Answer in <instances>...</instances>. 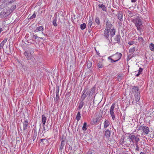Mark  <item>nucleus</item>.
Instances as JSON below:
<instances>
[{
  "label": "nucleus",
  "instance_id": "37",
  "mask_svg": "<svg viewBox=\"0 0 154 154\" xmlns=\"http://www.w3.org/2000/svg\"><path fill=\"white\" fill-rule=\"evenodd\" d=\"M149 48L151 51H154V45L153 43H151L149 45Z\"/></svg>",
  "mask_w": 154,
  "mask_h": 154
},
{
  "label": "nucleus",
  "instance_id": "51",
  "mask_svg": "<svg viewBox=\"0 0 154 154\" xmlns=\"http://www.w3.org/2000/svg\"><path fill=\"white\" fill-rule=\"evenodd\" d=\"M5 44H4L2 43H1L0 44V47H1L2 48H3V46H4Z\"/></svg>",
  "mask_w": 154,
  "mask_h": 154
},
{
  "label": "nucleus",
  "instance_id": "54",
  "mask_svg": "<svg viewBox=\"0 0 154 154\" xmlns=\"http://www.w3.org/2000/svg\"><path fill=\"white\" fill-rule=\"evenodd\" d=\"M4 30V29L3 28H0V33L1 32Z\"/></svg>",
  "mask_w": 154,
  "mask_h": 154
},
{
  "label": "nucleus",
  "instance_id": "36",
  "mask_svg": "<svg viewBox=\"0 0 154 154\" xmlns=\"http://www.w3.org/2000/svg\"><path fill=\"white\" fill-rule=\"evenodd\" d=\"M95 21L97 25H100V21L98 17H97L96 18Z\"/></svg>",
  "mask_w": 154,
  "mask_h": 154
},
{
  "label": "nucleus",
  "instance_id": "50",
  "mask_svg": "<svg viewBox=\"0 0 154 154\" xmlns=\"http://www.w3.org/2000/svg\"><path fill=\"white\" fill-rule=\"evenodd\" d=\"M136 146V148L135 149L137 151H139V147L138 145H137Z\"/></svg>",
  "mask_w": 154,
  "mask_h": 154
},
{
  "label": "nucleus",
  "instance_id": "7",
  "mask_svg": "<svg viewBox=\"0 0 154 154\" xmlns=\"http://www.w3.org/2000/svg\"><path fill=\"white\" fill-rule=\"evenodd\" d=\"M28 120L26 119L24 120L23 122V132H27L28 131Z\"/></svg>",
  "mask_w": 154,
  "mask_h": 154
},
{
  "label": "nucleus",
  "instance_id": "44",
  "mask_svg": "<svg viewBox=\"0 0 154 154\" xmlns=\"http://www.w3.org/2000/svg\"><path fill=\"white\" fill-rule=\"evenodd\" d=\"M36 15L35 13L33 14L29 18V19H33L35 17Z\"/></svg>",
  "mask_w": 154,
  "mask_h": 154
},
{
  "label": "nucleus",
  "instance_id": "9",
  "mask_svg": "<svg viewBox=\"0 0 154 154\" xmlns=\"http://www.w3.org/2000/svg\"><path fill=\"white\" fill-rule=\"evenodd\" d=\"M82 93L81 100H84L88 95V91H87V90L85 89L83 91Z\"/></svg>",
  "mask_w": 154,
  "mask_h": 154
},
{
  "label": "nucleus",
  "instance_id": "14",
  "mask_svg": "<svg viewBox=\"0 0 154 154\" xmlns=\"http://www.w3.org/2000/svg\"><path fill=\"white\" fill-rule=\"evenodd\" d=\"M88 24L90 27V29L91 28L92 26H93L91 28L94 27V24H93L92 20L91 17H89V20L88 21Z\"/></svg>",
  "mask_w": 154,
  "mask_h": 154
},
{
  "label": "nucleus",
  "instance_id": "45",
  "mask_svg": "<svg viewBox=\"0 0 154 154\" xmlns=\"http://www.w3.org/2000/svg\"><path fill=\"white\" fill-rule=\"evenodd\" d=\"M138 39L139 41L141 42H143V41L144 40L143 38L141 37H138Z\"/></svg>",
  "mask_w": 154,
  "mask_h": 154
},
{
  "label": "nucleus",
  "instance_id": "47",
  "mask_svg": "<svg viewBox=\"0 0 154 154\" xmlns=\"http://www.w3.org/2000/svg\"><path fill=\"white\" fill-rule=\"evenodd\" d=\"M134 43V41H130L129 42L128 44L130 45H132Z\"/></svg>",
  "mask_w": 154,
  "mask_h": 154
},
{
  "label": "nucleus",
  "instance_id": "57",
  "mask_svg": "<svg viewBox=\"0 0 154 154\" xmlns=\"http://www.w3.org/2000/svg\"><path fill=\"white\" fill-rule=\"evenodd\" d=\"M96 51L97 52V54L98 55V56H100V53H99V52H97V51Z\"/></svg>",
  "mask_w": 154,
  "mask_h": 154
},
{
  "label": "nucleus",
  "instance_id": "63",
  "mask_svg": "<svg viewBox=\"0 0 154 154\" xmlns=\"http://www.w3.org/2000/svg\"><path fill=\"white\" fill-rule=\"evenodd\" d=\"M128 58H129V56H128Z\"/></svg>",
  "mask_w": 154,
  "mask_h": 154
},
{
  "label": "nucleus",
  "instance_id": "17",
  "mask_svg": "<svg viewBox=\"0 0 154 154\" xmlns=\"http://www.w3.org/2000/svg\"><path fill=\"white\" fill-rule=\"evenodd\" d=\"M135 96V100L136 102H138L139 101L140 98V93H137L134 94Z\"/></svg>",
  "mask_w": 154,
  "mask_h": 154
},
{
  "label": "nucleus",
  "instance_id": "49",
  "mask_svg": "<svg viewBox=\"0 0 154 154\" xmlns=\"http://www.w3.org/2000/svg\"><path fill=\"white\" fill-rule=\"evenodd\" d=\"M139 140H137L136 141H134V143H135V145L136 146L138 145V142Z\"/></svg>",
  "mask_w": 154,
  "mask_h": 154
},
{
  "label": "nucleus",
  "instance_id": "27",
  "mask_svg": "<svg viewBox=\"0 0 154 154\" xmlns=\"http://www.w3.org/2000/svg\"><path fill=\"white\" fill-rule=\"evenodd\" d=\"M99 9H101L102 10H105L106 9L105 6L103 4H100L98 5Z\"/></svg>",
  "mask_w": 154,
  "mask_h": 154
},
{
  "label": "nucleus",
  "instance_id": "64",
  "mask_svg": "<svg viewBox=\"0 0 154 154\" xmlns=\"http://www.w3.org/2000/svg\"><path fill=\"white\" fill-rule=\"evenodd\" d=\"M8 54V55H9V54Z\"/></svg>",
  "mask_w": 154,
  "mask_h": 154
},
{
  "label": "nucleus",
  "instance_id": "61",
  "mask_svg": "<svg viewBox=\"0 0 154 154\" xmlns=\"http://www.w3.org/2000/svg\"><path fill=\"white\" fill-rule=\"evenodd\" d=\"M42 33L43 34H44V35H45V34H44V33H43V32H42Z\"/></svg>",
  "mask_w": 154,
  "mask_h": 154
},
{
  "label": "nucleus",
  "instance_id": "5",
  "mask_svg": "<svg viewBox=\"0 0 154 154\" xmlns=\"http://www.w3.org/2000/svg\"><path fill=\"white\" fill-rule=\"evenodd\" d=\"M142 130L143 132L145 134H148L149 131V130L148 127L144 126L142 125H140L139 128V130Z\"/></svg>",
  "mask_w": 154,
  "mask_h": 154
},
{
  "label": "nucleus",
  "instance_id": "18",
  "mask_svg": "<svg viewBox=\"0 0 154 154\" xmlns=\"http://www.w3.org/2000/svg\"><path fill=\"white\" fill-rule=\"evenodd\" d=\"M44 28L42 26H40L38 27L34 30L35 32H37L39 31H43Z\"/></svg>",
  "mask_w": 154,
  "mask_h": 154
},
{
  "label": "nucleus",
  "instance_id": "24",
  "mask_svg": "<svg viewBox=\"0 0 154 154\" xmlns=\"http://www.w3.org/2000/svg\"><path fill=\"white\" fill-rule=\"evenodd\" d=\"M47 120V118L45 116V115L43 114L42 115V122L43 125H45V123Z\"/></svg>",
  "mask_w": 154,
  "mask_h": 154
},
{
  "label": "nucleus",
  "instance_id": "15",
  "mask_svg": "<svg viewBox=\"0 0 154 154\" xmlns=\"http://www.w3.org/2000/svg\"><path fill=\"white\" fill-rule=\"evenodd\" d=\"M67 148L68 150L66 151L67 152H69V154H74V152H73V151H72V147L70 145H69V146L67 147Z\"/></svg>",
  "mask_w": 154,
  "mask_h": 154
},
{
  "label": "nucleus",
  "instance_id": "35",
  "mask_svg": "<svg viewBox=\"0 0 154 154\" xmlns=\"http://www.w3.org/2000/svg\"><path fill=\"white\" fill-rule=\"evenodd\" d=\"M135 48L134 47L132 48H131L129 49V52L131 54H133L135 51Z\"/></svg>",
  "mask_w": 154,
  "mask_h": 154
},
{
  "label": "nucleus",
  "instance_id": "30",
  "mask_svg": "<svg viewBox=\"0 0 154 154\" xmlns=\"http://www.w3.org/2000/svg\"><path fill=\"white\" fill-rule=\"evenodd\" d=\"M92 63L90 61H88L87 63V67L88 68H90L92 66Z\"/></svg>",
  "mask_w": 154,
  "mask_h": 154
},
{
  "label": "nucleus",
  "instance_id": "34",
  "mask_svg": "<svg viewBox=\"0 0 154 154\" xmlns=\"http://www.w3.org/2000/svg\"><path fill=\"white\" fill-rule=\"evenodd\" d=\"M86 27V24L85 23H83L80 25V28L82 30H83L85 29Z\"/></svg>",
  "mask_w": 154,
  "mask_h": 154
},
{
  "label": "nucleus",
  "instance_id": "33",
  "mask_svg": "<svg viewBox=\"0 0 154 154\" xmlns=\"http://www.w3.org/2000/svg\"><path fill=\"white\" fill-rule=\"evenodd\" d=\"M87 123L86 122H84L83 125V126L82 128V130L85 131L87 130Z\"/></svg>",
  "mask_w": 154,
  "mask_h": 154
},
{
  "label": "nucleus",
  "instance_id": "6",
  "mask_svg": "<svg viewBox=\"0 0 154 154\" xmlns=\"http://www.w3.org/2000/svg\"><path fill=\"white\" fill-rule=\"evenodd\" d=\"M140 135L135 136V135L133 134L131 135H129L128 136L129 138L131 140L132 142L133 143H134V141L137 140H140V138L139 137Z\"/></svg>",
  "mask_w": 154,
  "mask_h": 154
},
{
  "label": "nucleus",
  "instance_id": "21",
  "mask_svg": "<svg viewBox=\"0 0 154 154\" xmlns=\"http://www.w3.org/2000/svg\"><path fill=\"white\" fill-rule=\"evenodd\" d=\"M106 29H107V30H110L112 27V24L110 22L107 21L106 22Z\"/></svg>",
  "mask_w": 154,
  "mask_h": 154
},
{
  "label": "nucleus",
  "instance_id": "28",
  "mask_svg": "<svg viewBox=\"0 0 154 154\" xmlns=\"http://www.w3.org/2000/svg\"><path fill=\"white\" fill-rule=\"evenodd\" d=\"M81 118V114L80 112H78L77 114L76 115V119L77 121H79Z\"/></svg>",
  "mask_w": 154,
  "mask_h": 154
},
{
  "label": "nucleus",
  "instance_id": "29",
  "mask_svg": "<svg viewBox=\"0 0 154 154\" xmlns=\"http://www.w3.org/2000/svg\"><path fill=\"white\" fill-rule=\"evenodd\" d=\"M143 69L141 67H140L139 69V70L137 74H136V76H138L142 74L141 72H142Z\"/></svg>",
  "mask_w": 154,
  "mask_h": 154
},
{
  "label": "nucleus",
  "instance_id": "32",
  "mask_svg": "<svg viewBox=\"0 0 154 154\" xmlns=\"http://www.w3.org/2000/svg\"><path fill=\"white\" fill-rule=\"evenodd\" d=\"M81 100V101L79 103V109H81V108H82L83 107L84 105V102L83 101V100Z\"/></svg>",
  "mask_w": 154,
  "mask_h": 154
},
{
  "label": "nucleus",
  "instance_id": "56",
  "mask_svg": "<svg viewBox=\"0 0 154 154\" xmlns=\"http://www.w3.org/2000/svg\"><path fill=\"white\" fill-rule=\"evenodd\" d=\"M45 125H43V129H44V131H45V130H47V131H48V130H47L46 129H45Z\"/></svg>",
  "mask_w": 154,
  "mask_h": 154
},
{
  "label": "nucleus",
  "instance_id": "62",
  "mask_svg": "<svg viewBox=\"0 0 154 154\" xmlns=\"http://www.w3.org/2000/svg\"><path fill=\"white\" fill-rule=\"evenodd\" d=\"M128 58H129V56H128Z\"/></svg>",
  "mask_w": 154,
  "mask_h": 154
},
{
  "label": "nucleus",
  "instance_id": "43",
  "mask_svg": "<svg viewBox=\"0 0 154 154\" xmlns=\"http://www.w3.org/2000/svg\"><path fill=\"white\" fill-rule=\"evenodd\" d=\"M16 0H8L7 3L8 4H11L14 2H15Z\"/></svg>",
  "mask_w": 154,
  "mask_h": 154
},
{
  "label": "nucleus",
  "instance_id": "53",
  "mask_svg": "<svg viewBox=\"0 0 154 154\" xmlns=\"http://www.w3.org/2000/svg\"><path fill=\"white\" fill-rule=\"evenodd\" d=\"M137 0H131V2L132 3H134L137 1Z\"/></svg>",
  "mask_w": 154,
  "mask_h": 154
},
{
  "label": "nucleus",
  "instance_id": "13",
  "mask_svg": "<svg viewBox=\"0 0 154 154\" xmlns=\"http://www.w3.org/2000/svg\"><path fill=\"white\" fill-rule=\"evenodd\" d=\"M121 38V36L120 35H116L115 38V40L116 42L119 44H120L121 43L120 38Z\"/></svg>",
  "mask_w": 154,
  "mask_h": 154
},
{
  "label": "nucleus",
  "instance_id": "38",
  "mask_svg": "<svg viewBox=\"0 0 154 154\" xmlns=\"http://www.w3.org/2000/svg\"><path fill=\"white\" fill-rule=\"evenodd\" d=\"M95 88L94 87H93L91 89L90 92V95H92L93 93H94L95 92Z\"/></svg>",
  "mask_w": 154,
  "mask_h": 154
},
{
  "label": "nucleus",
  "instance_id": "12",
  "mask_svg": "<svg viewBox=\"0 0 154 154\" xmlns=\"http://www.w3.org/2000/svg\"><path fill=\"white\" fill-rule=\"evenodd\" d=\"M109 30H107V29H105L104 32V36L107 39L109 40Z\"/></svg>",
  "mask_w": 154,
  "mask_h": 154
},
{
  "label": "nucleus",
  "instance_id": "52",
  "mask_svg": "<svg viewBox=\"0 0 154 154\" xmlns=\"http://www.w3.org/2000/svg\"><path fill=\"white\" fill-rule=\"evenodd\" d=\"M86 154H92V152L91 151H89Z\"/></svg>",
  "mask_w": 154,
  "mask_h": 154
},
{
  "label": "nucleus",
  "instance_id": "40",
  "mask_svg": "<svg viewBox=\"0 0 154 154\" xmlns=\"http://www.w3.org/2000/svg\"><path fill=\"white\" fill-rule=\"evenodd\" d=\"M123 75L122 74H119L117 76V79L119 80H121L123 76Z\"/></svg>",
  "mask_w": 154,
  "mask_h": 154
},
{
  "label": "nucleus",
  "instance_id": "46",
  "mask_svg": "<svg viewBox=\"0 0 154 154\" xmlns=\"http://www.w3.org/2000/svg\"><path fill=\"white\" fill-rule=\"evenodd\" d=\"M7 38H5L2 42V43H3L4 44H5L6 43V42H7Z\"/></svg>",
  "mask_w": 154,
  "mask_h": 154
},
{
  "label": "nucleus",
  "instance_id": "11",
  "mask_svg": "<svg viewBox=\"0 0 154 154\" xmlns=\"http://www.w3.org/2000/svg\"><path fill=\"white\" fill-rule=\"evenodd\" d=\"M59 87L57 86L56 87V97L54 98V100L57 102V101L59 99Z\"/></svg>",
  "mask_w": 154,
  "mask_h": 154
},
{
  "label": "nucleus",
  "instance_id": "3",
  "mask_svg": "<svg viewBox=\"0 0 154 154\" xmlns=\"http://www.w3.org/2000/svg\"><path fill=\"white\" fill-rule=\"evenodd\" d=\"M115 103H113L112 104L110 109V114L111 115L112 119L113 120H115L116 117L114 113V110L115 108Z\"/></svg>",
  "mask_w": 154,
  "mask_h": 154
},
{
  "label": "nucleus",
  "instance_id": "22",
  "mask_svg": "<svg viewBox=\"0 0 154 154\" xmlns=\"http://www.w3.org/2000/svg\"><path fill=\"white\" fill-rule=\"evenodd\" d=\"M37 131L35 129L34 130L33 134L32 139L33 141H34L37 136Z\"/></svg>",
  "mask_w": 154,
  "mask_h": 154
},
{
  "label": "nucleus",
  "instance_id": "1",
  "mask_svg": "<svg viewBox=\"0 0 154 154\" xmlns=\"http://www.w3.org/2000/svg\"><path fill=\"white\" fill-rule=\"evenodd\" d=\"M131 22L135 24L137 30L139 31L141 30L143 23L141 17L137 16L135 18L132 19Z\"/></svg>",
  "mask_w": 154,
  "mask_h": 154
},
{
  "label": "nucleus",
  "instance_id": "2",
  "mask_svg": "<svg viewBox=\"0 0 154 154\" xmlns=\"http://www.w3.org/2000/svg\"><path fill=\"white\" fill-rule=\"evenodd\" d=\"M122 56L121 53L117 52L115 54L109 57H108V59L111 60V63L115 62L120 60Z\"/></svg>",
  "mask_w": 154,
  "mask_h": 154
},
{
  "label": "nucleus",
  "instance_id": "42",
  "mask_svg": "<svg viewBox=\"0 0 154 154\" xmlns=\"http://www.w3.org/2000/svg\"><path fill=\"white\" fill-rule=\"evenodd\" d=\"M24 55L25 56H26V58L27 59H28L29 58V54L28 53V52L26 51H25L24 54Z\"/></svg>",
  "mask_w": 154,
  "mask_h": 154
},
{
  "label": "nucleus",
  "instance_id": "55",
  "mask_svg": "<svg viewBox=\"0 0 154 154\" xmlns=\"http://www.w3.org/2000/svg\"><path fill=\"white\" fill-rule=\"evenodd\" d=\"M128 13L129 14H132V13L131 11H130L129 10H128Z\"/></svg>",
  "mask_w": 154,
  "mask_h": 154
},
{
  "label": "nucleus",
  "instance_id": "25",
  "mask_svg": "<svg viewBox=\"0 0 154 154\" xmlns=\"http://www.w3.org/2000/svg\"><path fill=\"white\" fill-rule=\"evenodd\" d=\"M40 141H41L40 142H42L44 144H46L48 143V140L46 139L45 138L42 139H40Z\"/></svg>",
  "mask_w": 154,
  "mask_h": 154
},
{
  "label": "nucleus",
  "instance_id": "58",
  "mask_svg": "<svg viewBox=\"0 0 154 154\" xmlns=\"http://www.w3.org/2000/svg\"><path fill=\"white\" fill-rule=\"evenodd\" d=\"M124 138H125V137H123V138L122 139H123V141H122V143H124Z\"/></svg>",
  "mask_w": 154,
  "mask_h": 154
},
{
  "label": "nucleus",
  "instance_id": "19",
  "mask_svg": "<svg viewBox=\"0 0 154 154\" xmlns=\"http://www.w3.org/2000/svg\"><path fill=\"white\" fill-rule=\"evenodd\" d=\"M116 30L114 29H112L110 30V33L111 38L113 37L115 34Z\"/></svg>",
  "mask_w": 154,
  "mask_h": 154
},
{
  "label": "nucleus",
  "instance_id": "39",
  "mask_svg": "<svg viewBox=\"0 0 154 154\" xmlns=\"http://www.w3.org/2000/svg\"><path fill=\"white\" fill-rule=\"evenodd\" d=\"M97 66L99 68H102L103 67L102 64L101 62H99L97 64Z\"/></svg>",
  "mask_w": 154,
  "mask_h": 154
},
{
  "label": "nucleus",
  "instance_id": "16",
  "mask_svg": "<svg viewBox=\"0 0 154 154\" xmlns=\"http://www.w3.org/2000/svg\"><path fill=\"white\" fill-rule=\"evenodd\" d=\"M104 134L105 135L106 137L107 138H109L110 136L111 132L108 129H105Z\"/></svg>",
  "mask_w": 154,
  "mask_h": 154
},
{
  "label": "nucleus",
  "instance_id": "48",
  "mask_svg": "<svg viewBox=\"0 0 154 154\" xmlns=\"http://www.w3.org/2000/svg\"><path fill=\"white\" fill-rule=\"evenodd\" d=\"M16 8V5H13L11 7V10H14Z\"/></svg>",
  "mask_w": 154,
  "mask_h": 154
},
{
  "label": "nucleus",
  "instance_id": "59",
  "mask_svg": "<svg viewBox=\"0 0 154 154\" xmlns=\"http://www.w3.org/2000/svg\"><path fill=\"white\" fill-rule=\"evenodd\" d=\"M140 154H145L143 152H141Z\"/></svg>",
  "mask_w": 154,
  "mask_h": 154
},
{
  "label": "nucleus",
  "instance_id": "8",
  "mask_svg": "<svg viewBox=\"0 0 154 154\" xmlns=\"http://www.w3.org/2000/svg\"><path fill=\"white\" fill-rule=\"evenodd\" d=\"M101 116L98 115L97 118H93V120L92 121V124L94 125L97 122H99L101 119Z\"/></svg>",
  "mask_w": 154,
  "mask_h": 154
},
{
  "label": "nucleus",
  "instance_id": "60",
  "mask_svg": "<svg viewBox=\"0 0 154 154\" xmlns=\"http://www.w3.org/2000/svg\"><path fill=\"white\" fill-rule=\"evenodd\" d=\"M88 32H90V31H90V28H89V29L88 30Z\"/></svg>",
  "mask_w": 154,
  "mask_h": 154
},
{
  "label": "nucleus",
  "instance_id": "4",
  "mask_svg": "<svg viewBox=\"0 0 154 154\" xmlns=\"http://www.w3.org/2000/svg\"><path fill=\"white\" fill-rule=\"evenodd\" d=\"M12 10H2L0 14L1 17L4 18L8 16L12 12Z\"/></svg>",
  "mask_w": 154,
  "mask_h": 154
},
{
  "label": "nucleus",
  "instance_id": "20",
  "mask_svg": "<svg viewBox=\"0 0 154 154\" xmlns=\"http://www.w3.org/2000/svg\"><path fill=\"white\" fill-rule=\"evenodd\" d=\"M123 13L122 11H119L118 14V17L120 21L122 19Z\"/></svg>",
  "mask_w": 154,
  "mask_h": 154
},
{
  "label": "nucleus",
  "instance_id": "31",
  "mask_svg": "<svg viewBox=\"0 0 154 154\" xmlns=\"http://www.w3.org/2000/svg\"><path fill=\"white\" fill-rule=\"evenodd\" d=\"M57 18L55 17L53 20V25L55 26H57Z\"/></svg>",
  "mask_w": 154,
  "mask_h": 154
},
{
  "label": "nucleus",
  "instance_id": "26",
  "mask_svg": "<svg viewBox=\"0 0 154 154\" xmlns=\"http://www.w3.org/2000/svg\"><path fill=\"white\" fill-rule=\"evenodd\" d=\"M65 142V141L64 140H62V141H61V145L60 146V149L61 151H62V149L64 146L65 143L64 142Z\"/></svg>",
  "mask_w": 154,
  "mask_h": 154
},
{
  "label": "nucleus",
  "instance_id": "10",
  "mask_svg": "<svg viewBox=\"0 0 154 154\" xmlns=\"http://www.w3.org/2000/svg\"><path fill=\"white\" fill-rule=\"evenodd\" d=\"M132 92L135 94L137 93H140L139 88L137 86H133L132 88Z\"/></svg>",
  "mask_w": 154,
  "mask_h": 154
},
{
  "label": "nucleus",
  "instance_id": "41",
  "mask_svg": "<svg viewBox=\"0 0 154 154\" xmlns=\"http://www.w3.org/2000/svg\"><path fill=\"white\" fill-rule=\"evenodd\" d=\"M37 38H38V37L33 34L32 37V40L33 41L35 42Z\"/></svg>",
  "mask_w": 154,
  "mask_h": 154
},
{
  "label": "nucleus",
  "instance_id": "23",
  "mask_svg": "<svg viewBox=\"0 0 154 154\" xmlns=\"http://www.w3.org/2000/svg\"><path fill=\"white\" fill-rule=\"evenodd\" d=\"M110 122L108 120H106L104 122V127L105 128H106L110 125Z\"/></svg>",
  "mask_w": 154,
  "mask_h": 154
}]
</instances>
